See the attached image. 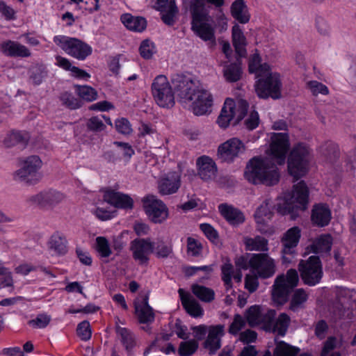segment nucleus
<instances>
[{"label": "nucleus", "instance_id": "obj_3", "mask_svg": "<svg viewBox=\"0 0 356 356\" xmlns=\"http://www.w3.org/2000/svg\"><path fill=\"white\" fill-rule=\"evenodd\" d=\"M299 280L298 273L294 268L288 270L286 274L278 275L273 285V300L277 305H283L289 300L290 294L294 291L289 308L293 312L297 311L308 299V296L303 289H298L294 291Z\"/></svg>", "mask_w": 356, "mask_h": 356}, {"label": "nucleus", "instance_id": "obj_7", "mask_svg": "<svg viewBox=\"0 0 356 356\" xmlns=\"http://www.w3.org/2000/svg\"><path fill=\"white\" fill-rule=\"evenodd\" d=\"M54 42L68 55L79 60H84L92 52L89 44L76 38L56 35Z\"/></svg>", "mask_w": 356, "mask_h": 356}, {"label": "nucleus", "instance_id": "obj_6", "mask_svg": "<svg viewBox=\"0 0 356 356\" xmlns=\"http://www.w3.org/2000/svg\"><path fill=\"white\" fill-rule=\"evenodd\" d=\"M309 148L304 143L296 144L288 157V171L295 181L305 176L308 171Z\"/></svg>", "mask_w": 356, "mask_h": 356}, {"label": "nucleus", "instance_id": "obj_47", "mask_svg": "<svg viewBox=\"0 0 356 356\" xmlns=\"http://www.w3.org/2000/svg\"><path fill=\"white\" fill-rule=\"evenodd\" d=\"M200 229L211 243L216 245L218 244L219 239L218 232L212 225L209 223H202L200 225Z\"/></svg>", "mask_w": 356, "mask_h": 356}, {"label": "nucleus", "instance_id": "obj_27", "mask_svg": "<svg viewBox=\"0 0 356 356\" xmlns=\"http://www.w3.org/2000/svg\"><path fill=\"white\" fill-rule=\"evenodd\" d=\"M333 238L331 234H324L317 237L308 247L309 252L314 254L329 253L332 249Z\"/></svg>", "mask_w": 356, "mask_h": 356}, {"label": "nucleus", "instance_id": "obj_44", "mask_svg": "<svg viewBox=\"0 0 356 356\" xmlns=\"http://www.w3.org/2000/svg\"><path fill=\"white\" fill-rule=\"evenodd\" d=\"M113 144L117 147L116 149L120 152L122 159H124L125 163H129L131 157L135 154V151L132 146L129 143L117 140L114 141Z\"/></svg>", "mask_w": 356, "mask_h": 356}, {"label": "nucleus", "instance_id": "obj_56", "mask_svg": "<svg viewBox=\"0 0 356 356\" xmlns=\"http://www.w3.org/2000/svg\"><path fill=\"white\" fill-rule=\"evenodd\" d=\"M259 122L260 120L258 112L253 110L250 112L248 118L245 120L243 126L248 131H252L259 126Z\"/></svg>", "mask_w": 356, "mask_h": 356}, {"label": "nucleus", "instance_id": "obj_28", "mask_svg": "<svg viewBox=\"0 0 356 356\" xmlns=\"http://www.w3.org/2000/svg\"><path fill=\"white\" fill-rule=\"evenodd\" d=\"M121 21L127 29L135 32H143L147 27V20L145 17L133 16L129 13L122 15Z\"/></svg>", "mask_w": 356, "mask_h": 356}, {"label": "nucleus", "instance_id": "obj_14", "mask_svg": "<svg viewBox=\"0 0 356 356\" xmlns=\"http://www.w3.org/2000/svg\"><path fill=\"white\" fill-rule=\"evenodd\" d=\"M64 197L65 195L61 192L53 188H49L31 196L27 199V202L32 204H36L40 208L48 209H52L60 203Z\"/></svg>", "mask_w": 356, "mask_h": 356}, {"label": "nucleus", "instance_id": "obj_63", "mask_svg": "<svg viewBox=\"0 0 356 356\" xmlns=\"http://www.w3.org/2000/svg\"><path fill=\"white\" fill-rule=\"evenodd\" d=\"M179 12L168 10L166 8L163 13H160L162 22L168 26L175 25L177 21V15Z\"/></svg>", "mask_w": 356, "mask_h": 356}, {"label": "nucleus", "instance_id": "obj_22", "mask_svg": "<svg viewBox=\"0 0 356 356\" xmlns=\"http://www.w3.org/2000/svg\"><path fill=\"white\" fill-rule=\"evenodd\" d=\"M196 165L200 177L204 181L211 179L218 170L216 163L208 156L198 157Z\"/></svg>", "mask_w": 356, "mask_h": 356}, {"label": "nucleus", "instance_id": "obj_16", "mask_svg": "<svg viewBox=\"0 0 356 356\" xmlns=\"http://www.w3.org/2000/svg\"><path fill=\"white\" fill-rule=\"evenodd\" d=\"M42 162L37 155H32L24 159V184L34 186L38 184L42 178L40 172Z\"/></svg>", "mask_w": 356, "mask_h": 356}, {"label": "nucleus", "instance_id": "obj_61", "mask_svg": "<svg viewBox=\"0 0 356 356\" xmlns=\"http://www.w3.org/2000/svg\"><path fill=\"white\" fill-rule=\"evenodd\" d=\"M249 108V104L247 101L241 99L239 102L238 105V114L236 118L234 120L232 123L233 127H237L241 124V121L244 119V118L247 115L248 111Z\"/></svg>", "mask_w": 356, "mask_h": 356}, {"label": "nucleus", "instance_id": "obj_55", "mask_svg": "<svg viewBox=\"0 0 356 356\" xmlns=\"http://www.w3.org/2000/svg\"><path fill=\"white\" fill-rule=\"evenodd\" d=\"M236 105L232 99L227 98L220 113V120L222 118H234L235 115Z\"/></svg>", "mask_w": 356, "mask_h": 356}, {"label": "nucleus", "instance_id": "obj_58", "mask_svg": "<svg viewBox=\"0 0 356 356\" xmlns=\"http://www.w3.org/2000/svg\"><path fill=\"white\" fill-rule=\"evenodd\" d=\"M245 325V322L243 318L240 314H236L229 327V332L233 335H237Z\"/></svg>", "mask_w": 356, "mask_h": 356}, {"label": "nucleus", "instance_id": "obj_41", "mask_svg": "<svg viewBox=\"0 0 356 356\" xmlns=\"http://www.w3.org/2000/svg\"><path fill=\"white\" fill-rule=\"evenodd\" d=\"M271 145L274 149L282 150L289 147V137L287 133H273L271 136Z\"/></svg>", "mask_w": 356, "mask_h": 356}, {"label": "nucleus", "instance_id": "obj_13", "mask_svg": "<svg viewBox=\"0 0 356 356\" xmlns=\"http://www.w3.org/2000/svg\"><path fill=\"white\" fill-rule=\"evenodd\" d=\"M244 150L243 143L237 138H232L219 145L217 156L221 162L232 163Z\"/></svg>", "mask_w": 356, "mask_h": 356}, {"label": "nucleus", "instance_id": "obj_39", "mask_svg": "<svg viewBox=\"0 0 356 356\" xmlns=\"http://www.w3.org/2000/svg\"><path fill=\"white\" fill-rule=\"evenodd\" d=\"M74 88L76 94L83 100L92 102L97 98V90L91 86L74 85Z\"/></svg>", "mask_w": 356, "mask_h": 356}, {"label": "nucleus", "instance_id": "obj_15", "mask_svg": "<svg viewBox=\"0 0 356 356\" xmlns=\"http://www.w3.org/2000/svg\"><path fill=\"white\" fill-rule=\"evenodd\" d=\"M145 210L149 219L155 224L163 223L168 217V209L164 202L154 196L144 200Z\"/></svg>", "mask_w": 356, "mask_h": 356}, {"label": "nucleus", "instance_id": "obj_34", "mask_svg": "<svg viewBox=\"0 0 356 356\" xmlns=\"http://www.w3.org/2000/svg\"><path fill=\"white\" fill-rule=\"evenodd\" d=\"M321 154L331 163H335L339 158V148L337 144L327 141L320 147Z\"/></svg>", "mask_w": 356, "mask_h": 356}, {"label": "nucleus", "instance_id": "obj_54", "mask_svg": "<svg viewBox=\"0 0 356 356\" xmlns=\"http://www.w3.org/2000/svg\"><path fill=\"white\" fill-rule=\"evenodd\" d=\"M51 321V316L47 314H39L35 319L29 321L28 324L34 328H44Z\"/></svg>", "mask_w": 356, "mask_h": 356}, {"label": "nucleus", "instance_id": "obj_62", "mask_svg": "<svg viewBox=\"0 0 356 356\" xmlns=\"http://www.w3.org/2000/svg\"><path fill=\"white\" fill-rule=\"evenodd\" d=\"M260 278L257 275H246L245 277V288L250 293L256 291L259 286V280Z\"/></svg>", "mask_w": 356, "mask_h": 356}, {"label": "nucleus", "instance_id": "obj_1", "mask_svg": "<svg viewBox=\"0 0 356 356\" xmlns=\"http://www.w3.org/2000/svg\"><path fill=\"white\" fill-rule=\"evenodd\" d=\"M309 191L305 181L301 180L293 186V189L286 193L283 198L278 200L276 204L272 205L270 200H266L256 209L254 217L257 224H263L264 217L270 219L273 209L282 216L289 215L291 220H296L300 212L307 209Z\"/></svg>", "mask_w": 356, "mask_h": 356}, {"label": "nucleus", "instance_id": "obj_57", "mask_svg": "<svg viewBox=\"0 0 356 356\" xmlns=\"http://www.w3.org/2000/svg\"><path fill=\"white\" fill-rule=\"evenodd\" d=\"M102 158L108 163L116 164L122 161L120 152L117 149H108L103 152Z\"/></svg>", "mask_w": 356, "mask_h": 356}, {"label": "nucleus", "instance_id": "obj_5", "mask_svg": "<svg viewBox=\"0 0 356 356\" xmlns=\"http://www.w3.org/2000/svg\"><path fill=\"white\" fill-rule=\"evenodd\" d=\"M205 0H197L198 6L192 10L191 30L204 41L215 39L213 17L205 8Z\"/></svg>", "mask_w": 356, "mask_h": 356}, {"label": "nucleus", "instance_id": "obj_36", "mask_svg": "<svg viewBox=\"0 0 356 356\" xmlns=\"http://www.w3.org/2000/svg\"><path fill=\"white\" fill-rule=\"evenodd\" d=\"M191 291L199 300L204 302H211L215 298L213 289L198 284H193L191 286Z\"/></svg>", "mask_w": 356, "mask_h": 356}, {"label": "nucleus", "instance_id": "obj_29", "mask_svg": "<svg viewBox=\"0 0 356 356\" xmlns=\"http://www.w3.org/2000/svg\"><path fill=\"white\" fill-rule=\"evenodd\" d=\"M231 14L232 16L241 24L248 23L250 18L244 0H235L232 3L231 6Z\"/></svg>", "mask_w": 356, "mask_h": 356}, {"label": "nucleus", "instance_id": "obj_49", "mask_svg": "<svg viewBox=\"0 0 356 356\" xmlns=\"http://www.w3.org/2000/svg\"><path fill=\"white\" fill-rule=\"evenodd\" d=\"M22 141V133L21 131L13 129L9 131L3 140L6 147H11Z\"/></svg>", "mask_w": 356, "mask_h": 356}, {"label": "nucleus", "instance_id": "obj_31", "mask_svg": "<svg viewBox=\"0 0 356 356\" xmlns=\"http://www.w3.org/2000/svg\"><path fill=\"white\" fill-rule=\"evenodd\" d=\"M244 245L246 250L266 252L268 250V241L261 236L254 238L246 237L244 238Z\"/></svg>", "mask_w": 356, "mask_h": 356}, {"label": "nucleus", "instance_id": "obj_32", "mask_svg": "<svg viewBox=\"0 0 356 356\" xmlns=\"http://www.w3.org/2000/svg\"><path fill=\"white\" fill-rule=\"evenodd\" d=\"M67 241L58 233L54 234L48 243L49 249L56 255H64L67 252Z\"/></svg>", "mask_w": 356, "mask_h": 356}, {"label": "nucleus", "instance_id": "obj_46", "mask_svg": "<svg viewBox=\"0 0 356 356\" xmlns=\"http://www.w3.org/2000/svg\"><path fill=\"white\" fill-rule=\"evenodd\" d=\"M96 250L102 257H108L111 253V249L108 241L106 237L98 236L96 238Z\"/></svg>", "mask_w": 356, "mask_h": 356}, {"label": "nucleus", "instance_id": "obj_60", "mask_svg": "<svg viewBox=\"0 0 356 356\" xmlns=\"http://www.w3.org/2000/svg\"><path fill=\"white\" fill-rule=\"evenodd\" d=\"M207 339L221 340V337L225 335V325L218 324L209 326V332Z\"/></svg>", "mask_w": 356, "mask_h": 356}, {"label": "nucleus", "instance_id": "obj_18", "mask_svg": "<svg viewBox=\"0 0 356 356\" xmlns=\"http://www.w3.org/2000/svg\"><path fill=\"white\" fill-rule=\"evenodd\" d=\"M300 237L301 229L299 227L293 226L287 229L281 238L282 253L289 255L296 254V248L299 243Z\"/></svg>", "mask_w": 356, "mask_h": 356}, {"label": "nucleus", "instance_id": "obj_2", "mask_svg": "<svg viewBox=\"0 0 356 356\" xmlns=\"http://www.w3.org/2000/svg\"><path fill=\"white\" fill-rule=\"evenodd\" d=\"M174 94L177 93L184 102H193V112L195 115H205L213 104L212 95L205 90H199L190 74H174L170 77Z\"/></svg>", "mask_w": 356, "mask_h": 356}, {"label": "nucleus", "instance_id": "obj_19", "mask_svg": "<svg viewBox=\"0 0 356 356\" xmlns=\"http://www.w3.org/2000/svg\"><path fill=\"white\" fill-rule=\"evenodd\" d=\"M332 212L326 204H316L311 213V220L314 226L324 227L330 224Z\"/></svg>", "mask_w": 356, "mask_h": 356}, {"label": "nucleus", "instance_id": "obj_48", "mask_svg": "<svg viewBox=\"0 0 356 356\" xmlns=\"http://www.w3.org/2000/svg\"><path fill=\"white\" fill-rule=\"evenodd\" d=\"M115 128L117 132L124 136L129 135L133 131L130 122L125 118H117L115 120Z\"/></svg>", "mask_w": 356, "mask_h": 356}, {"label": "nucleus", "instance_id": "obj_12", "mask_svg": "<svg viewBox=\"0 0 356 356\" xmlns=\"http://www.w3.org/2000/svg\"><path fill=\"white\" fill-rule=\"evenodd\" d=\"M130 250L134 259L140 266H147L149 255L154 252L155 243L149 238H136L130 243Z\"/></svg>", "mask_w": 356, "mask_h": 356}, {"label": "nucleus", "instance_id": "obj_23", "mask_svg": "<svg viewBox=\"0 0 356 356\" xmlns=\"http://www.w3.org/2000/svg\"><path fill=\"white\" fill-rule=\"evenodd\" d=\"M218 209L222 216L234 227L244 222L245 218L243 213L238 209L227 204H220Z\"/></svg>", "mask_w": 356, "mask_h": 356}, {"label": "nucleus", "instance_id": "obj_11", "mask_svg": "<svg viewBox=\"0 0 356 356\" xmlns=\"http://www.w3.org/2000/svg\"><path fill=\"white\" fill-rule=\"evenodd\" d=\"M251 273L261 279L273 277L276 272L275 260L265 252L254 253L251 257Z\"/></svg>", "mask_w": 356, "mask_h": 356}, {"label": "nucleus", "instance_id": "obj_24", "mask_svg": "<svg viewBox=\"0 0 356 356\" xmlns=\"http://www.w3.org/2000/svg\"><path fill=\"white\" fill-rule=\"evenodd\" d=\"M178 293L181 301V305L186 312L193 318L202 317L204 315V309L200 304L189 294L184 293L183 289H179Z\"/></svg>", "mask_w": 356, "mask_h": 356}, {"label": "nucleus", "instance_id": "obj_45", "mask_svg": "<svg viewBox=\"0 0 356 356\" xmlns=\"http://www.w3.org/2000/svg\"><path fill=\"white\" fill-rule=\"evenodd\" d=\"M60 99L63 104L70 109H76L82 106V102L76 98L74 95L65 91L60 94Z\"/></svg>", "mask_w": 356, "mask_h": 356}, {"label": "nucleus", "instance_id": "obj_25", "mask_svg": "<svg viewBox=\"0 0 356 356\" xmlns=\"http://www.w3.org/2000/svg\"><path fill=\"white\" fill-rule=\"evenodd\" d=\"M181 186V175L177 172H169L159 183V192L162 195L176 193Z\"/></svg>", "mask_w": 356, "mask_h": 356}, {"label": "nucleus", "instance_id": "obj_53", "mask_svg": "<svg viewBox=\"0 0 356 356\" xmlns=\"http://www.w3.org/2000/svg\"><path fill=\"white\" fill-rule=\"evenodd\" d=\"M76 334L83 341H88L91 338L92 332L89 321L85 320L79 323L76 327Z\"/></svg>", "mask_w": 356, "mask_h": 356}, {"label": "nucleus", "instance_id": "obj_35", "mask_svg": "<svg viewBox=\"0 0 356 356\" xmlns=\"http://www.w3.org/2000/svg\"><path fill=\"white\" fill-rule=\"evenodd\" d=\"M300 352V349L298 347L291 346L284 341H280L276 343L273 356H298Z\"/></svg>", "mask_w": 356, "mask_h": 356}, {"label": "nucleus", "instance_id": "obj_33", "mask_svg": "<svg viewBox=\"0 0 356 356\" xmlns=\"http://www.w3.org/2000/svg\"><path fill=\"white\" fill-rule=\"evenodd\" d=\"M232 38L233 46L236 53L241 54V51L246 52L245 47L246 46V38L243 34L240 26L235 23L232 29Z\"/></svg>", "mask_w": 356, "mask_h": 356}, {"label": "nucleus", "instance_id": "obj_9", "mask_svg": "<svg viewBox=\"0 0 356 356\" xmlns=\"http://www.w3.org/2000/svg\"><path fill=\"white\" fill-rule=\"evenodd\" d=\"M152 93L156 103L162 108L174 106L175 95L172 86L164 75H158L152 83Z\"/></svg>", "mask_w": 356, "mask_h": 356}, {"label": "nucleus", "instance_id": "obj_59", "mask_svg": "<svg viewBox=\"0 0 356 356\" xmlns=\"http://www.w3.org/2000/svg\"><path fill=\"white\" fill-rule=\"evenodd\" d=\"M202 245L195 238L188 237L187 238V252L193 257H198L202 252Z\"/></svg>", "mask_w": 356, "mask_h": 356}, {"label": "nucleus", "instance_id": "obj_43", "mask_svg": "<svg viewBox=\"0 0 356 356\" xmlns=\"http://www.w3.org/2000/svg\"><path fill=\"white\" fill-rule=\"evenodd\" d=\"M199 343L195 339H188L181 341L178 348L179 356H191L198 349Z\"/></svg>", "mask_w": 356, "mask_h": 356}, {"label": "nucleus", "instance_id": "obj_30", "mask_svg": "<svg viewBox=\"0 0 356 356\" xmlns=\"http://www.w3.org/2000/svg\"><path fill=\"white\" fill-rule=\"evenodd\" d=\"M116 333L120 336V341L124 347L127 355H131L133 349L136 346L134 334L127 328L120 326L116 327Z\"/></svg>", "mask_w": 356, "mask_h": 356}, {"label": "nucleus", "instance_id": "obj_51", "mask_svg": "<svg viewBox=\"0 0 356 356\" xmlns=\"http://www.w3.org/2000/svg\"><path fill=\"white\" fill-rule=\"evenodd\" d=\"M172 252V246L166 244L164 241H161L155 243V256L159 259L168 258Z\"/></svg>", "mask_w": 356, "mask_h": 356}, {"label": "nucleus", "instance_id": "obj_40", "mask_svg": "<svg viewBox=\"0 0 356 356\" xmlns=\"http://www.w3.org/2000/svg\"><path fill=\"white\" fill-rule=\"evenodd\" d=\"M135 314L137 316L138 322L140 324H151L155 320V314L154 309H147L141 308L140 306L135 307Z\"/></svg>", "mask_w": 356, "mask_h": 356}, {"label": "nucleus", "instance_id": "obj_10", "mask_svg": "<svg viewBox=\"0 0 356 356\" xmlns=\"http://www.w3.org/2000/svg\"><path fill=\"white\" fill-rule=\"evenodd\" d=\"M282 83L280 76L277 73H270L259 78L255 83V90L258 97L267 99L271 97L279 99L282 97L281 89Z\"/></svg>", "mask_w": 356, "mask_h": 356}, {"label": "nucleus", "instance_id": "obj_50", "mask_svg": "<svg viewBox=\"0 0 356 356\" xmlns=\"http://www.w3.org/2000/svg\"><path fill=\"white\" fill-rule=\"evenodd\" d=\"M275 309H268L265 314H262V323L265 325L266 330L275 332Z\"/></svg>", "mask_w": 356, "mask_h": 356}, {"label": "nucleus", "instance_id": "obj_17", "mask_svg": "<svg viewBox=\"0 0 356 356\" xmlns=\"http://www.w3.org/2000/svg\"><path fill=\"white\" fill-rule=\"evenodd\" d=\"M104 200L117 209L131 210L134 206V200L130 195L111 188L105 191Z\"/></svg>", "mask_w": 356, "mask_h": 356}, {"label": "nucleus", "instance_id": "obj_26", "mask_svg": "<svg viewBox=\"0 0 356 356\" xmlns=\"http://www.w3.org/2000/svg\"><path fill=\"white\" fill-rule=\"evenodd\" d=\"M223 76L228 83H235L241 80L243 75L242 61L236 58L234 62H226L222 68Z\"/></svg>", "mask_w": 356, "mask_h": 356}, {"label": "nucleus", "instance_id": "obj_37", "mask_svg": "<svg viewBox=\"0 0 356 356\" xmlns=\"http://www.w3.org/2000/svg\"><path fill=\"white\" fill-rule=\"evenodd\" d=\"M1 51L10 57L22 56V45L12 41L6 40L0 44Z\"/></svg>", "mask_w": 356, "mask_h": 356}, {"label": "nucleus", "instance_id": "obj_64", "mask_svg": "<svg viewBox=\"0 0 356 356\" xmlns=\"http://www.w3.org/2000/svg\"><path fill=\"white\" fill-rule=\"evenodd\" d=\"M191 330L193 331V334L195 337L194 339L198 342V341H202L205 339L206 335L209 332V326L204 324L193 325L191 326Z\"/></svg>", "mask_w": 356, "mask_h": 356}, {"label": "nucleus", "instance_id": "obj_42", "mask_svg": "<svg viewBox=\"0 0 356 356\" xmlns=\"http://www.w3.org/2000/svg\"><path fill=\"white\" fill-rule=\"evenodd\" d=\"M156 51V44L151 40L145 39L141 42L139 47V52L143 58L149 60Z\"/></svg>", "mask_w": 356, "mask_h": 356}, {"label": "nucleus", "instance_id": "obj_38", "mask_svg": "<svg viewBox=\"0 0 356 356\" xmlns=\"http://www.w3.org/2000/svg\"><path fill=\"white\" fill-rule=\"evenodd\" d=\"M262 314L261 307L259 305H252L246 311L245 318L250 327H254L261 324Z\"/></svg>", "mask_w": 356, "mask_h": 356}, {"label": "nucleus", "instance_id": "obj_20", "mask_svg": "<svg viewBox=\"0 0 356 356\" xmlns=\"http://www.w3.org/2000/svg\"><path fill=\"white\" fill-rule=\"evenodd\" d=\"M329 318L333 323H337L343 319H353V312L349 307L344 305L341 300H334L328 307Z\"/></svg>", "mask_w": 356, "mask_h": 356}, {"label": "nucleus", "instance_id": "obj_52", "mask_svg": "<svg viewBox=\"0 0 356 356\" xmlns=\"http://www.w3.org/2000/svg\"><path fill=\"white\" fill-rule=\"evenodd\" d=\"M86 127L88 131L97 133L104 131L106 127L101 118L98 116H92L87 120Z\"/></svg>", "mask_w": 356, "mask_h": 356}, {"label": "nucleus", "instance_id": "obj_21", "mask_svg": "<svg viewBox=\"0 0 356 356\" xmlns=\"http://www.w3.org/2000/svg\"><path fill=\"white\" fill-rule=\"evenodd\" d=\"M49 70L42 62L32 63L27 70L28 82L38 86L47 78Z\"/></svg>", "mask_w": 356, "mask_h": 356}, {"label": "nucleus", "instance_id": "obj_8", "mask_svg": "<svg viewBox=\"0 0 356 356\" xmlns=\"http://www.w3.org/2000/svg\"><path fill=\"white\" fill-rule=\"evenodd\" d=\"M298 270L304 284L310 286L320 283L323 275V266L318 255L309 257L307 260H300Z\"/></svg>", "mask_w": 356, "mask_h": 356}, {"label": "nucleus", "instance_id": "obj_4", "mask_svg": "<svg viewBox=\"0 0 356 356\" xmlns=\"http://www.w3.org/2000/svg\"><path fill=\"white\" fill-rule=\"evenodd\" d=\"M244 177L254 185L272 186L279 182L280 175L277 167L273 163L266 159L254 156L247 163Z\"/></svg>", "mask_w": 356, "mask_h": 356}]
</instances>
